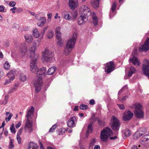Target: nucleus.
Returning a JSON list of instances; mask_svg holds the SVG:
<instances>
[{"label":"nucleus","instance_id":"nucleus-1","mask_svg":"<svg viewBox=\"0 0 149 149\" xmlns=\"http://www.w3.org/2000/svg\"><path fill=\"white\" fill-rule=\"evenodd\" d=\"M30 54L31 61L30 65V70L32 72L40 75L34 84L36 91L37 92H38L40 91L42 83V76L45 75L47 69L44 67L38 69L36 64V62L38 57V54L35 53V51H31Z\"/></svg>","mask_w":149,"mask_h":149},{"label":"nucleus","instance_id":"nucleus-2","mask_svg":"<svg viewBox=\"0 0 149 149\" xmlns=\"http://www.w3.org/2000/svg\"><path fill=\"white\" fill-rule=\"evenodd\" d=\"M112 134L113 132L111 129L108 127H106L104 128L101 131L100 138L102 141H105Z\"/></svg>","mask_w":149,"mask_h":149},{"label":"nucleus","instance_id":"nucleus-3","mask_svg":"<svg viewBox=\"0 0 149 149\" xmlns=\"http://www.w3.org/2000/svg\"><path fill=\"white\" fill-rule=\"evenodd\" d=\"M42 56L44 60L49 62L53 57L54 54L48 48H46L45 51L42 53Z\"/></svg>","mask_w":149,"mask_h":149},{"label":"nucleus","instance_id":"nucleus-4","mask_svg":"<svg viewBox=\"0 0 149 149\" xmlns=\"http://www.w3.org/2000/svg\"><path fill=\"white\" fill-rule=\"evenodd\" d=\"M135 110L134 113L136 117L138 118H142L143 117L144 113L142 110V106L139 104L134 105Z\"/></svg>","mask_w":149,"mask_h":149},{"label":"nucleus","instance_id":"nucleus-5","mask_svg":"<svg viewBox=\"0 0 149 149\" xmlns=\"http://www.w3.org/2000/svg\"><path fill=\"white\" fill-rule=\"evenodd\" d=\"M77 33L74 32L73 33L72 38L67 42L66 47L71 50L74 47L77 38Z\"/></svg>","mask_w":149,"mask_h":149},{"label":"nucleus","instance_id":"nucleus-6","mask_svg":"<svg viewBox=\"0 0 149 149\" xmlns=\"http://www.w3.org/2000/svg\"><path fill=\"white\" fill-rule=\"evenodd\" d=\"M79 11L81 15L88 16L91 14L90 9L88 6L86 5L82 6L79 8Z\"/></svg>","mask_w":149,"mask_h":149},{"label":"nucleus","instance_id":"nucleus-7","mask_svg":"<svg viewBox=\"0 0 149 149\" xmlns=\"http://www.w3.org/2000/svg\"><path fill=\"white\" fill-rule=\"evenodd\" d=\"M32 121L26 120L24 127L25 133L30 134L33 131Z\"/></svg>","mask_w":149,"mask_h":149},{"label":"nucleus","instance_id":"nucleus-8","mask_svg":"<svg viewBox=\"0 0 149 149\" xmlns=\"http://www.w3.org/2000/svg\"><path fill=\"white\" fill-rule=\"evenodd\" d=\"M112 122L111 127L112 129L115 131L118 130L120 128V123L116 117L113 116L111 119Z\"/></svg>","mask_w":149,"mask_h":149},{"label":"nucleus","instance_id":"nucleus-9","mask_svg":"<svg viewBox=\"0 0 149 149\" xmlns=\"http://www.w3.org/2000/svg\"><path fill=\"white\" fill-rule=\"evenodd\" d=\"M143 66V70L144 74L149 78V61L145 59Z\"/></svg>","mask_w":149,"mask_h":149},{"label":"nucleus","instance_id":"nucleus-10","mask_svg":"<svg viewBox=\"0 0 149 149\" xmlns=\"http://www.w3.org/2000/svg\"><path fill=\"white\" fill-rule=\"evenodd\" d=\"M149 49V38H147L145 42L144 45H142L139 47V50L140 52L143 51H147Z\"/></svg>","mask_w":149,"mask_h":149},{"label":"nucleus","instance_id":"nucleus-11","mask_svg":"<svg viewBox=\"0 0 149 149\" xmlns=\"http://www.w3.org/2000/svg\"><path fill=\"white\" fill-rule=\"evenodd\" d=\"M148 143H149V134L144 135L141 138L140 141L141 145H139L138 146L140 147L141 145L145 146Z\"/></svg>","mask_w":149,"mask_h":149},{"label":"nucleus","instance_id":"nucleus-12","mask_svg":"<svg viewBox=\"0 0 149 149\" xmlns=\"http://www.w3.org/2000/svg\"><path fill=\"white\" fill-rule=\"evenodd\" d=\"M34 111V108L33 106H31L30 109H27L26 115V120L32 121L31 119V116L33 115Z\"/></svg>","mask_w":149,"mask_h":149},{"label":"nucleus","instance_id":"nucleus-13","mask_svg":"<svg viewBox=\"0 0 149 149\" xmlns=\"http://www.w3.org/2000/svg\"><path fill=\"white\" fill-rule=\"evenodd\" d=\"M147 131L146 128L145 127H141L139 129L134 135V137L139 138L143 134L145 133Z\"/></svg>","mask_w":149,"mask_h":149},{"label":"nucleus","instance_id":"nucleus-14","mask_svg":"<svg viewBox=\"0 0 149 149\" xmlns=\"http://www.w3.org/2000/svg\"><path fill=\"white\" fill-rule=\"evenodd\" d=\"M114 69V65L113 62L110 61L107 63L105 68V71L107 73L111 72Z\"/></svg>","mask_w":149,"mask_h":149},{"label":"nucleus","instance_id":"nucleus-15","mask_svg":"<svg viewBox=\"0 0 149 149\" xmlns=\"http://www.w3.org/2000/svg\"><path fill=\"white\" fill-rule=\"evenodd\" d=\"M78 18L77 23L79 25H81L84 24L88 20V18L86 16L82 15Z\"/></svg>","mask_w":149,"mask_h":149},{"label":"nucleus","instance_id":"nucleus-16","mask_svg":"<svg viewBox=\"0 0 149 149\" xmlns=\"http://www.w3.org/2000/svg\"><path fill=\"white\" fill-rule=\"evenodd\" d=\"M133 113L132 112L128 111L124 113L123 119L125 121L129 120L133 117Z\"/></svg>","mask_w":149,"mask_h":149},{"label":"nucleus","instance_id":"nucleus-17","mask_svg":"<svg viewBox=\"0 0 149 149\" xmlns=\"http://www.w3.org/2000/svg\"><path fill=\"white\" fill-rule=\"evenodd\" d=\"M78 5V0H69V6L71 9H74Z\"/></svg>","mask_w":149,"mask_h":149},{"label":"nucleus","instance_id":"nucleus-18","mask_svg":"<svg viewBox=\"0 0 149 149\" xmlns=\"http://www.w3.org/2000/svg\"><path fill=\"white\" fill-rule=\"evenodd\" d=\"M7 75L9 79L6 80L4 83V85L10 84L15 78L14 74L13 73H12L11 72L7 74Z\"/></svg>","mask_w":149,"mask_h":149},{"label":"nucleus","instance_id":"nucleus-19","mask_svg":"<svg viewBox=\"0 0 149 149\" xmlns=\"http://www.w3.org/2000/svg\"><path fill=\"white\" fill-rule=\"evenodd\" d=\"M76 120V118L74 116L71 117L68 120V126L70 127H72L75 126V122Z\"/></svg>","mask_w":149,"mask_h":149},{"label":"nucleus","instance_id":"nucleus-20","mask_svg":"<svg viewBox=\"0 0 149 149\" xmlns=\"http://www.w3.org/2000/svg\"><path fill=\"white\" fill-rule=\"evenodd\" d=\"M27 47L25 44H22L20 45L19 52L22 56H24L26 54Z\"/></svg>","mask_w":149,"mask_h":149},{"label":"nucleus","instance_id":"nucleus-21","mask_svg":"<svg viewBox=\"0 0 149 149\" xmlns=\"http://www.w3.org/2000/svg\"><path fill=\"white\" fill-rule=\"evenodd\" d=\"M40 42L38 40L34 41L33 42V47H31V50H30V53L32 51H35V49L36 48L38 47L40 45Z\"/></svg>","mask_w":149,"mask_h":149},{"label":"nucleus","instance_id":"nucleus-22","mask_svg":"<svg viewBox=\"0 0 149 149\" xmlns=\"http://www.w3.org/2000/svg\"><path fill=\"white\" fill-rule=\"evenodd\" d=\"M129 62H132L135 65H139L140 64L139 59L134 57L130 58L129 60Z\"/></svg>","mask_w":149,"mask_h":149},{"label":"nucleus","instance_id":"nucleus-23","mask_svg":"<svg viewBox=\"0 0 149 149\" xmlns=\"http://www.w3.org/2000/svg\"><path fill=\"white\" fill-rule=\"evenodd\" d=\"M46 19L45 17H41L37 23V25L38 26L42 27L43 26L45 23Z\"/></svg>","mask_w":149,"mask_h":149},{"label":"nucleus","instance_id":"nucleus-24","mask_svg":"<svg viewBox=\"0 0 149 149\" xmlns=\"http://www.w3.org/2000/svg\"><path fill=\"white\" fill-rule=\"evenodd\" d=\"M24 37L26 41L28 43L31 42L33 40L32 36L30 34H26Z\"/></svg>","mask_w":149,"mask_h":149},{"label":"nucleus","instance_id":"nucleus-25","mask_svg":"<svg viewBox=\"0 0 149 149\" xmlns=\"http://www.w3.org/2000/svg\"><path fill=\"white\" fill-rule=\"evenodd\" d=\"M100 0H91V4L95 8H97L99 6V2Z\"/></svg>","mask_w":149,"mask_h":149},{"label":"nucleus","instance_id":"nucleus-26","mask_svg":"<svg viewBox=\"0 0 149 149\" xmlns=\"http://www.w3.org/2000/svg\"><path fill=\"white\" fill-rule=\"evenodd\" d=\"M116 2H114L113 3L111 6V10L112 13H110L109 14V16L110 18H111V17L115 14L114 13V11L116 10Z\"/></svg>","mask_w":149,"mask_h":149},{"label":"nucleus","instance_id":"nucleus-27","mask_svg":"<svg viewBox=\"0 0 149 149\" xmlns=\"http://www.w3.org/2000/svg\"><path fill=\"white\" fill-rule=\"evenodd\" d=\"M61 27L59 26L56 27L55 30V33L57 39H60L61 37V33L60 32Z\"/></svg>","mask_w":149,"mask_h":149},{"label":"nucleus","instance_id":"nucleus-28","mask_svg":"<svg viewBox=\"0 0 149 149\" xmlns=\"http://www.w3.org/2000/svg\"><path fill=\"white\" fill-rule=\"evenodd\" d=\"M56 68L55 66L49 68L47 72V74L48 75H52L55 72Z\"/></svg>","mask_w":149,"mask_h":149},{"label":"nucleus","instance_id":"nucleus-29","mask_svg":"<svg viewBox=\"0 0 149 149\" xmlns=\"http://www.w3.org/2000/svg\"><path fill=\"white\" fill-rule=\"evenodd\" d=\"M6 116L7 117L5 118V120L6 122H8L10 121L13 114L11 113L7 112L6 113Z\"/></svg>","mask_w":149,"mask_h":149},{"label":"nucleus","instance_id":"nucleus-30","mask_svg":"<svg viewBox=\"0 0 149 149\" xmlns=\"http://www.w3.org/2000/svg\"><path fill=\"white\" fill-rule=\"evenodd\" d=\"M32 32V35L35 38H37L39 37L40 33L37 29H34Z\"/></svg>","mask_w":149,"mask_h":149},{"label":"nucleus","instance_id":"nucleus-31","mask_svg":"<svg viewBox=\"0 0 149 149\" xmlns=\"http://www.w3.org/2000/svg\"><path fill=\"white\" fill-rule=\"evenodd\" d=\"M92 14L93 23L95 26H96L97 24L98 18L95 16V14L94 12L92 13Z\"/></svg>","mask_w":149,"mask_h":149},{"label":"nucleus","instance_id":"nucleus-32","mask_svg":"<svg viewBox=\"0 0 149 149\" xmlns=\"http://www.w3.org/2000/svg\"><path fill=\"white\" fill-rule=\"evenodd\" d=\"M38 146L36 143L30 142L29 145L28 149H37Z\"/></svg>","mask_w":149,"mask_h":149},{"label":"nucleus","instance_id":"nucleus-33","mask_svg":"<svg viewBox=\"0 0 149 149\" xmlns=\"http://www.w3.org/2000/svg\"><path fill=\"white\" fill-rule=\"evenodd\" d=\"M125 136L124 138L126 139L127 137L129 136L131 134V131L128 129H126L124 133Z\"/></svg>","mask_w":149,"mask_h":149},{"label":"nucleus","instance_id":"nucleus-34","mask_svg":"<svg viewBox=\"0 0 149 149\" xmlns=\"http://www.w3.org/2000/svg\"><path fill=\"white\" fill-rule=\"evenodd\" d=\"M136 71V70L134 67H130L128 74V77H130L131 76L132 74L134 73Z\"/></svg>","mask_w":149,"mask_h":149},{"label":"nucleus","instance_id":"nucleus-35","mask_svg":"<svg viewBox=\"0 0 149 149\" xmlns=\"http://www.w3.org/2000/svg\"><path fill=\"white\" fill-rule=\"evenodd\" d=\"M19 78L20 81H25L26 80V75L22 73L20 74Z\"/></svg>","mask_w":149,"mask_h":149},{"label":"nucleus","instance_id":"nucleus-36","mask_svg":"<svg viewBox=\"0 0 149 149\" xmlns=\"http://www.w3.org/2000/svg\"><path fill=\"white\" fill-rule=\"evenodd\" d=\"M10 139L9 145L8 146V148L9 149H13L14 148V146L13 144V142H14L13 139H11L10 137H9Z\"/></svg>","mask_w":149,"mask_h":149},{"label":"nucleus","instance_id":"nucleus-37","mask_svg":"<svg viewBox=\"0 0 149 149\" xmlns=\"http://www.w3.org/2000/svg\"><path fill=\"white\" fill-rule=\"evenodd\" d=\"M92 126L91 124L89 125L87 128V132L86 134V136L87 137L89 135V134L91 132H92Z\"/></svg>","mask_w":149,"mask_h":149},{"label":"nucleus","instance_id":"nucleus-38","mask_svg":"<svg viewBox=\"0 0 149 149\" xmlns=\"http://www.w3.org/2000/svg\"><path fill=\"white\" fill-rule=\"evenodd\" d=\"M8 95H6L5 96L4 99L2 101L0 102V103L1 104H6L8 102Z\"/></svg>","mask_w":149,"mask_h":149},{"label":"nucleus","instance_id":"nucleus-39","mask_svg":"<svg viewBox=\"0 0 149 149\" xmlns=\"http://www.w3.org/2000/svg\"><path fill=\"white\" fill-rule=\"evenodd\" d=\"M64 17L65 19L66 20L71 21L72 19V18L70 16L69 14L67 12H66L64 13Z\"/></svg>","mask_w":149,"mask_h":149},{"label":"nucleus","instance_id":"nucleus-40","mask_svg":"<svg viewBox=\"0 0 149 149\" xmlns=\"http://www.w3.org/2000/svg\"><path fill=\"white\" fill-rule=\"evenodd\" d=\"M96 142L95 139H92L91 140L89 143V148H92L95 144Z\"/></svg>","mask_w":149,"mask_h":149},{"label":"nucleus","instance_id":"nucleus-41","mask_svg":"<svg viewBox=\"0 0 149 149\" xmlns=\"http://www.w3.org/2000/svg\"><path fill=\"white\" fill-rule=\"evenodd\" d=\"M68 47H66L64 48V54L65 55H68L70 52L71 50L68 49Z\"/></svg>","mask_w":149,"mask_h":149},{"label":"nucleus","instance_id":"nucleus-42","mask_svg":"<svg viewBox=\"0 0 149 149\" xmlns=\"http://www.w3.org/2000/svg\"><path fill=\"white\" fill-rule=\"evenodd\" d=\"M127 90V85H125L119 91L118 93V95H119L123 91H125Z\"/></svg>","mask_w":149,"mask_h":149},{"label":"nucleus","instance_id":"nucleus-43","mask_svg":"<svg viewBox=\"0 0 149 149\" xmlns=\"http://www.w3.org/2000/svg\"><path fill=\"white\" fill-rule=\"evenodd\" d=\"M4 67L6 70H9L10 68V65L8 61H6L4 64Z\"/></svg>","mask_w":149,"mask_h":149},{"label":"nucleus","instance_id":"nucleus-44","mask_svg":"<svg viewBox=\"0 0 149 149\" xmlns=\"http://www.w3.org/2000/svg\"><path fill=\"white\" fill-rule=\"evenodd\" d=\"M10 130L12 133H14V134L16 133V131L15 130V128L14 127V123H13L11 125L10 128Z\"/></svg>","mask_w":149,"mask_h":149},{"label":"nucleus","instance_id":"nucleus-45","mask_svg":"<svg viewBox=\"0 0 149 149\" xmlns=\"http://www.w3.org/2000/svg\"><path fill=\"white\" fill-rule=\"evenodd\" d=\"M53 35V32L52 31H50L48 33L47 38L49 39H51L52 38Z\"/></svg>","mask_w":149,"mask_h":149},{"label":"nucleus","instance_id":"nucleus-46","mask_svg":"<svg viewBox=\"0 0 149 149\" xmlns=\"http://www.w3.org/2000/svg\"><path fill=\"white\" fill-rule=\"evenodd\" d=\"M58 41L57 42V44L58 46L61 47L63 45V41L61 40V38L60 37V39H57Z\"/></svg>","mask_w":149,"mask_h":149},{"label":"nucleus","instance_id":"nucleus-47","mask_svg":"<svg viewBox=\"0 0 149 149\" xmlns=\"http://www.w3.org/2000/svg\"><path fill=\"white\" fill-rule=\"evenodd\" d=\"M79 107L81 109L84 110L85 109H87L88 108V106L86 105H85L84 104H81L80 106Z\"/></svg>","mask_w":149,"mask_h":149},{"label":"nucleus","instance_id":"nucleus-48","mask_svg":"<svg viewBox=\"0 0 149 149\" xmlns=\"http://www.w3.org/2000/svg\"><path fill=\"white\" fill-rule=\"evenodd\" d=\"M57 127V125L56 124H54L53 125L49 130V132H53L55 129Z\"/></svg>","mask_w":149,"mask_h":149},{"label":"nucleus","instance_id":"nucleus-49","mask_svg":"<svg viewBox=\"0 0 149 149\" xmlns=\"http://www.w3.org/2000/svg\"><path fill=\"white\" fill-rule=\"evenodd\" d=\"M16 3L15 2L12 1L9 3V5L10 7H15V6L16 5Z\"/></svg>","mask_w":149,"mask_h":149},{"label":"nucleus","instance_id":"nucleus-50","mask_svg":"<svg viewBox=\"0 0 149 149\" xmlns=\"http://www.w3.org/2000/svg\"><path fill=\"white\" fill-rule=\"evenodd\" d=\"M120 94L119 95H118V100L120 101H123L125 100L126 99V98L127 97V96H125L124 97H123L122 99H120Z\"/></svg>","mask_w":149,"mask_h":149},{"label":"nucleus","instance_id":"nucleus-51","mask_svg":"<svg viewBox=\"0 0 149 149\" xmlns=\"http://www.w3.org/2000/svg\"><path fill=\"white\" fill-rule=\"evenodd\" d=\"M17 9L16 7H14L10 9V11L12 12L13 13H15L16 12V10Z\"/></svg>","mask_w":149,"mask_h":149},{"label":"nucleus","instance_id":"nucleus-52","mask_svg":"<svg viewBox=\"0 0 149 149\" xmlns=\"http://www.w3.org/2000/svg\"><path fill=\"white\" fill-rule=\"evenodd\" d=\"M23 130V128H20L19 130H18L17 132V136H20V135L21 134L22 131Z\"/></svg>","mask_w":149,"mask_h":149},{"label":"nucleus","instance_id":"nucleus-53","mask_svg":"<svg viewBox=\"0 0 149 149\" xmlns=\"http://www.w3.org/2000/svg\"><path fill=\"white\" fill-rule=\"evenodd\" d=\"M117 105L118 106L119 109L121 110L124 109L125 108V107L123 104H117Z\"/></svg>","mask_w":149,"mask_h":149},{"label":"nucleus","instance_id":"nucleus-54","mask_svg":"<svg viewBox=\"0 0 149 149\" xmlns=\"http://www.w3.org/2000/svg\"><path fill=\"white\" fill-rule=\"evenodd\" d=\"M21 121H19V122L18 123L16 124L15 125L16 128L17 129L19 128L21 125Z\"/></svg>","mask_w":149,"mask_h":149},{"label":"nucleus","instance_id":"nucleus-55","mask_svg":"<svg viewBox=\"0 0 149 149\" xmlns=\"http://www.w3.org/2000/svg\"><path fill=\"white\" fill-rule=\"evenodd\" d=\"M41 17H40L39 14H37L35 15V19L38 20V21L40 20Z\"/></svg>","mask_w":149,"mask_h":149},{"label":"nucleus","instance_id":"nucleus-56","mask_svg":"<svg viewBox=\"0 0 149 149\" xmlns=\"http://www.w3.org/2000/svg\"><path fill=\"white\" fill-rule=\"evenodd\" d=\"M17 139L18 141V143L19 144L21 143V138L20 136H17Z\"/></svg>","mask_w":149,"mask_h":149},{"label":"nucleus","instance_id":"nucleus-57","mask_svg":"<svg viewBox=\"0 0 149 149\" xmlns=\"http://www.w3.org/2000/svg\"><path fill=\"white\" fill-rule=\"evenodd\" d=\"M18 87V84H15L14 86L12 88H13V89L14 90H16L17 89V88Z\"/></svg>","mask_w":149,"mask_h":149},{"label":"nucleus","instance_id":"nucleus-58","mask_svg":"<svg viewBox=\"0 0 149 149\" xmlns=\"http://www.w3.org/2000/svg\"><path fill=\"white\" fill-rule=\"evenodd\" d=\"M22 11H23V10L22 9V8H18L17 9V13H20V12H22Z\"/></svg>","mask_w":149,"mask_h":149},{"label":"nucleus","instance_id":"nucleus-59","mask_svg":"<svg viewBox=\"0 0 149 149\" xmlns=\"http://www.w3.org/2000/svg\"><path fill=\"white\" fill-rule=\"evenodd\" d=\"M4 9V7L3 6H0V11L3 12Z\"/></svg>","mask_w":149,"mask_h":149},{"label":"nucleus","instance_id":"nucleus-60","mask_svg":"<svg viewBox=\"0 0 149 149\" xmlns=\"http://www.w3.org/2000/svg\"><path fill=\"white\" fill-rule=\"evenodd\" d=\"M95 102L94 100L93 99H92L90 100V102H89V104L91 105H93V104H94Z\"/></svg>","mask_w":149,"mask_h":149},{"label":"nucleus","instance_id":"nucleus-61","mask_svg":"<svg viewBox=\"0 0 149 149\" xmlns=\"http://www.w3.org/2000/svg\"><path fill=\"white\" fill-rule=\"evenodd\" d=\"M58 13H56L55 14V17H54V18L55 19H57V18H59V19L61 17L60 16H58Z\"/></svg>","mask_w":149,"mask_h":149},{"label":"nucleus","instance_id":"nucleus-62","mask_svg":"<svg viewBox=\"0 0 149 149\" xmlns=\"http://www.w3.org/2000/svg\"><path fill=\"white\" fill-rule=\"evenodd\" d=\"M52 15V13H50L48 14L47 15L48 19H50L51 18Z\"/></svg>","mask_w":149,"mask_h":149},{"label":"nucleus","instance_id":"nucleus-63","mask_svg":"<svg viewBox=\"0 0 149 149\" xmlns=\"http://www.w3.org/2000/svg\"><path fill=\"white\" fill-rule=\"evenodd\" d=\"M100 146L99 145H96L95 146L94 149H100Z\"/></svg>","mask_w":149,"mask_h":149},{"label":"nucleus","instance_id":"nucleus-64","mask_svg":"<svg viewBox=\"0 0 149 149\" xmlns=\"http://www.w3.org/2000/svg\"><path fill=\"white\" fill-rule=\"evenodd\" d=\"M78 109V107L77 106H76L74 107V108L73 109V110L74 111H77Z\"/></svg>","mask_w":149,"mask_h":149}]
</instances>
